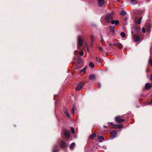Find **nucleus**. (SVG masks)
I'll use <instances>...</instances> for the list:
<instances>
[{
    "label": "nucleus",
    "mask_w": 152,
    "mask_h": 152,
    "mask_svg": "<svg viewBox=\"0 0 152 152\" xmlns=\"http://www.w3.org/2000/svg\"><path fill=\"white\" fill-rule=\"evenodd\" d=\"M104 19L106 22L108 23L111 22L113 19V13H111L106 15L104 18Z\"/></svg>",
    "instance_id": "obj_1"
},
{
    "label": "nucleus",
    "mask_w": 152,
    "mask_h": 152,
    "mask_svg": "<svg viewBox=\"0 0 152 152\" xmlns=\"http://www.w3.org/2000/svg\"><path fill=\"white\" fill-rule=\"evenodd\" d=\"M108 124L110 125L112 128L115 129H122L124 127V126L123 125L115 124L111 122H108Z\"/></svg>",
    "instance_id": "obj_2"
},
{
    "label": "nucleus",
    "mask_w": 152,
    "mask_h": 152,
    "mask_svg": "<svg viewBox=\"0 0 152 152\" xmlns=\"http://www.w3.org/2000/svg\"><path fill=\"white\" fill-rule=\"evenodd\" d=\"M125 119H121L120 116H117L115 118V121L118 123H120L124 122Z\"/></svg>",
    "instance_id": "obj_3"
},
{
    "label": "nucleus",
    "mask_w": 152,
    "mask_h": 152,
    "mask_svg": "<svg viewBox=\"0 0 152 152\" xmlns=\"http://www.w3.org/2000/svg\"><path fill=\"white\" fill-rule=\"evenodd\" d=\"M84 84V82L83 81L81 82L77 86L76 88L77 91H79L82 89L83 87Z\"/></svg>",
    "instance_id": "obj_4"
},
{
    "label": "nucleus",
    "mask_w": 152,
    "mask_h": 152,
    "mask_svg": "<svg viewBox=\"0 0 152 152\" xmlns=\"http://www.w3.org/2000/svg\"><path fill=\"white\" fill-rule=\"evenodd\" d=\"M61 147L62 148H65L67 145L66 143L63 140H61L60 143Z\"/></svg>",
    "instance_id": "obj_5"
},
{
    "label": "nucleus",
    "mask_w": 152,
    "mask_h": 152,
    "mask_svg": "<svg viewBox=\"0 0 152 152\" xmlns=\"http://www.w3.org/2000/svg\"><path fill=\"white\" fill-rule=\"evenodd\" d=\"M64 135L66 138H69L70 136L69 132L67 130H65L64 131Z\"/></svg>",
    "instance_id": "obj_6"
},
{
    "label": "nucleus",
    "mask_w": 152,
    "mask_h": 152,
    "mask_svg": "<svg viewBox=\"0 0 152 152\" xmlns=\"http://www.w3.org/2000/svg\"><path fill=\"white\" fill-rule=\"evenodd\" d=\"M77 44L80 46H82L83 44L82 40L79 37L77 38Z\"/></svg>",
    "instance_id": "obj_7"
},
{
    "label": "nucleus",
    "mask_w": 152,
    "mask_h": 152,
    "mask_svg": "<svg viewBox=\"0 0 152 152\" xmlns=\"http://www.w3.org/2000/svg\"><path fill=\"white\" fill-rule=\"evenodd\" d=\"M104 4V0H98V5L100 7L103 6Z\"/></svg>",
    "instance_id": "obj_8"
},
{
    "label": "nucleus",
    "mask_w": 152,
    "mask_h": 152,
    "mask_svg": "<svg viewBox=\"0 0 152 152\" xmlns=\"http://www.w3.org/2000/svg\"><path fill=\"white\" fill-rule=\"evenodd\" d=\"M133 39L135 41L138 42L140 40V37L137 34H134L133 36Z\"/></svg>",
    "instance_id": "obj_9"
},
{
    "label": "nucleus",
    "mask_w": 152,
    "mask_h": 152,
    "mask_svg": "<svg viewBox=\"0 0 152 152\" xmlns=\"http://www.w3.org/2000/svg\"><path fill=\"white\" fill-rule=\"evenodd\" d=\"M152 87V85L150 83H146L145 85V88L147 90H148Z\"/></svg>",
    "instance_id": "obj_10"
},
{
    "label": "nucleus",
    "mask_w": 152,
    "mask_h": 152,
    "mask_svg": "<svg viewBox=\"0 0 152 152\" xmlns=\"http://www.w3.org/2000/svg\"><path fill=\"white\" fill-rule=\"evenodd\" d=\"M117 134L116 132L115 131H113L111 132L110 136L112 138H114L115 137Z\"/></svg>",
    "instance_id": "obj_11"
},
{
    "label": "nucleus",
    "mask_w": 152,
    "mask_h": 152,
    "mask_svg": "<svg viewBox=\"0 0 152 152\" xmlns=\"http://www.w3.org/2000/svg\"><path fill=\"white\" fill-rule=\"evenodd\" d=\"M111 23L112 24H115V25L116 26L119 24V21L117 20H113L111 22Z\"/></svg>",
    "instance_id": "obj_12"
},
{
    "label": "nucleus",
    "mask_w": 152,
    "mask_h": 152,
    "mask_svg": "<svg viewBox=\"0 0 152 152\" xmlns=\"http://www.w3.org/2000/svg\"><path fill=\"white\" fill-rule=\"evenodd\" d=\"M104 138L103 136L98 135L97 136V140L100 142H102L103 140H104Z\"/></svg>",
    "instance_id": "obj_13"
},
{
    "label": "nucleus",
    "mask_w": 152,
    "mask_h": 152,
    "mask_svg": "<svg viewBox=\"0 0 152 152\" xmlns=\"http://www.w3.org/2000/svg\"><path fill=\"white\" fill-rule=\"evenodd\" d=\"M109 28L110 30L112 32V33L113 34H115V32L114 29H115V28L114 27L110 26H109Z\"/></svg>",
    "instance_id": "obj_14"
},
{
    "label": "nucleus",
    "mask_w": 152,
    "mask_h": 152,
    "mask_svg": "<svg viewBox=\"0 0 152 152\" xmlns=\"http://www.w3.org/2000/svg\"><path fill=\"white\" fill-rule=\"evenodd\" d=\"M89 78L91 80H94L96 79V75L93 74L91 75H89Z\"/></svg>",
    "instance_id": "obj_15"
},
{
    "label": "nucleus",
    "mask_w": 152,
    "mask_h": 152,
    "mask_svg": "<svg viewBox=\"0 0 152 152\" xmlns=\"http://www.w3.org/2000/svg\"><path fill=\"white\" fill-rule=\"evenodd\" d=\"M116 47L119 49H122L123 48V45L120 43H117V45Z\"/></svg>",
    "instance_id": "obj_16"
},
{
    "label": "nucleus",
    "mask_w": 152,
    "mask_h": 152,
    "mask_svg": "<svg viewBox=\"0 0 152 152\" xmlns=\"http://www.w3.org/2000/svg\"><path fill=\"white\" fill-rule=\"evenodd\" d=\"M142 18V17H140L138 19H137V20H135V22H137V23L140 24L141 23V20Z\"/></svg>",
    "instance_id": "obj_17"
},
{
    "label": "nucleus",
    "mask_w": 152,
    "mask_h": 152,
    "mask_svg": "<svg viewBox=\"0 0 152 152\" xmlns=\"http://www.w3.org/2000/svg\"><path fill=\"white\" fill-rule=\"evenodd\" d=\"M75 142H72V143L71 145H70L69 148L70 149H73L74 147L75 146Z\"/></svg>",
    "instance_id": "obj_18"
},
{
    "label": "nucleus",
    "mask_w": 152,
    "mask_h": 152,
    "mask_svg": "<svg viewBox=\"0 0 152 152\" xmlns=\"http://www.w3.org/2000/svg\"><path fill=\"white\" fill-rule=\"evenodd\" d=\"M96 135L95 133H93L89 136V138L91 139H93L94 138L96 137Z\"/></svg>",
    "instance_id": "obj_19"
},
{
    "label": "nucleus",
    "mask_w": 152,
    "mask_h": 152,
    "mask_svg": "<svg viewBox=\"0 0 152 152\" xmlns=\"http://www.w3.org/2000/svg\"><path fill=\"white\" fill-rule=\"evenodd\" d=\"M120 14L122 15H125L126 14V13L124 10H122Z\"/></svg>",
    "instance_id": "obj_20"
},
{
    "label": "nucleus",
    "mask_w": 152,
    "mask_h": 152,
    "mask_svg": "<svg viewBox=\"0 0 152 152\" xmlns=\"http://www.w3.org/2000/svg\"><path fill=\"white\" fill-rule=\"evenodd\" d=\"M86 67H84L82 69L80 70L79 71V73H81L82 72H85V70L86 69Z\"/></svg>",
    "instance_id": "obj_21"
},
{
    "label": "nucleus",
    "mask_w": 152,
    "mask_h": 152,
    "mask_svg": "<svg viewBox=\"0 0 152 152\" xmlns=\"http://www.w3.org/2000/svg\"><path fill=\"white\" fill-rule=\"evenodd\" d=\"M120 35L123 38H125L126 37V35L124 32H121L120 34Z\"/></svg>",
    "instance_id": "obj_22"
},
{
    "label": "nucleus",
    "mask_w": 152,
    "mask_h": 152,
    "mask_svg": "<svg viewBox=\"0 0 152 152\" xmlns=\"http://www.w3.org/2000/svg\"><path fill=\"white\" fill-rule=\"evenodd\" d=\"M148 63L150 64L151 66H152V59L151 57H150L149 61H148Z\"/></svg>",
    "instance_id": "obj_23"
},
{
    "label": "nucleus",
    "mask_w": 152,
    "mask_h": 152,
    "mask_svg": "<svg viewBox=\"0 0 152 152\" xmlns=\"http://www.w3.org/2000/svg\"><path fill=\"white\" fill-rule=\"evenodd\" d=\"M89 65L91 68H93L94 67V64L93 62H90L89 63Z\"/></svg>",
    "instance_id": "obj_24"
},
{
    "label": "nucleus",
    "mask_w": 152,
    "mask_h": 152,
    "mask_svg": "<svg viewBox=\"0 0 152 152\" xmlns=\"http://www.w3.org/2000/svg\"><path fill=\"white\" fill-rule=\"evenodd\" d=\"M135 31L137 32H138L140 30V27H136L134 28Z\"/></svg>",
    "instance_id": "obj_25"
},
{
    "label": "nucleus",
    "mask_w": 152,
    "mask_h": 152,
    "mask_svg": "<svg viewBox=\"0 0 152 152\" xmlns=\"http://www.w3.org/2000/svg\"><path fill=\"white\" fill-rule=\"evenodd\" d=\"M131 2L133 4H137V1L136 0H132Z\"/></svg>",
    "instance_id": "obj_26"
},
{
    "label": "nucleus",
    "mask_w": 152,
    "mask_h": 152,
    "mask_svg": "<svg viewBox=\"0 0 152 152\" xmlns=\"http://www.w3.org/2000/svg\"><path fill=\"white\" fill-rule=\"evenodd\" d=\"M70 129L71 132L72 133L74 134L75 132L74 128L73 127H71Z\"/></svg>",
    "instance_id": "obj_27"
},
{
    "label": "nucleus",
    "mask_w": 152,
    "mask_h": 152,
    "mask_svg": "<svg viewBox=\"0 0 152 152\" xmlns=\"http://www.w3.org/2000/svg\"><path fill=\"white\" fill-rule=\"evenodd\" d=\"M75 106H74L72 109V112L73 114H74L75 113Z\"/></svg>",
    "instance_id": "obj_28"
},
{
    "label": "nucleus",
    "mask_w": 152,
    "mask_h": 152,
    "mask_svg": "<svg viewBox=\"0 0 152 152\" xmlns=\"http://www.w3.org/2000/svg\"><path fill=\"white\" fill-rule=\"evenodd\" d=\"M66 115L68 118H69L70 117V116L69 114V112H66V113H65Z\"/></svg>",
    "instance_id": "obj_29"
},
{
    "label": "nucleus",
    "mask_w": 152,
    "mask_h": 152,
    "mask_svg": "<svg viewBox=\"0 0 152 152\" xmlns=\"http://www.w3.org/2000/svg\"><path fill=\"white\" fill-rule=\"evenodd\" d=\"M58 150L57 149H54L53 150V152H58Z\"/></svg>",
    "instance_id": "obj_30"
},
{
    "label": "nucleus",
    "mask_w": 152,
    "mask_h": 152,
    "mask_svg": "<svg viewBox=\"0 0 152 152\" xmlns=\"http://www.w3.org/2000/svg\"><path fill=\"white\" fill-rule=\"evenodd\" d=\"M82 62V60L81 59H79L78 60V61H77V63L79 64H80V63H81V62Z\"/></svg>",
    "instance_id": "obj_31"
},
{
    "label": "nucleus",
    "mask_w": 152,
    "mask_h": 152,
    "mask_svg": "<svg viewBox=\"0 0 152 152\" xmlns=\"http://www.w3.org/2000/svg\"><path fill=\"white\" fill-rule=\"evenodd\" d=\"M80 55L81 56H82L83 55V51H80L79 53Z\"/></svg>",
    "instance_id": "obj_32"
},
{
    "label": "nucleus",
    "mask_w": 152,
    "mask_h": 152,
    "mask_svg": "<svg viewBox=\"0 0 152 152\" xmlns=\"http://www.w3.org/2000/svg\"><path fill=\"white\" fill-rule=\"evenodd\" d=\"M96 58V61H97L99 62H101V58H99L98 59H97V58Z\"/></svg>",
    "instance_id": "obj_33"
},
{
    "label": "nucleus",
    "mask_w": 152,
    "mask_h": 152,
    "mask_svg": "<svg viewBox=\"0 0 152 152\" xmlns=\"http://www.w3.org/2000/svg\"><path fill=\"white\" fill-rule=\"evenodd\" d=\"M99 50H101L102 51H103V50L101 47H99Z\"/></svg>",
    "instance_id": "obj_34"
},
{
    "label": "nucleus",
    "mask_w": 152,
    "mask_h": 152,
    "mask_svg": "<svg viewBox=\"0 0 152 152\" xmlns=\"http://www.w3.org/2000/svg\"><path fill=\"white\" fill-rule=\"evenodd\" d=\"M63 111L65 113H66V112H67L68 111H67V110H66V109L65 108H64V109H63Z\"/></svg>",
    "instance_id": "obj_35"
},
{
    "label": "nucleus",
    "mask_w": 152,
    "mask_h": 152,
    "mask_svg": "<svg viewBox=\"0 0 152 152\" xmlns=\"http://www.w3.org/2000/svg\"><path fill=\"white\" fill-rule=\"evenodd\" d=\"M142 31L143 33H144L145 32V29L144 28H142Z\"/></svg>",
    "instance_id": "obj_36"
},
{
    "label": "nucleus",
    "mask_w": 152,
    "mask_h": 152,
    "mask_svg": "<svg viewBox=\"0 0 152 152\" xmlns=\"http://www.w3.org/2000/svg\"><path fill=\"white\" fill-rule=\"evenodd\" d=\"M101 85L100 84V83H98V85L97 86L99 88H100V87H101Z\"/></svg>",
    "instance_id": "obj_37"
},
{
    "label": "nucleus",
    "mask_w": 152,
    "mask_h": 152,
    "mask_svg": "<svg viewBox=\"0 0 152 152\" xmlns=\"http://www.w3.org/2000/svg\"><path fill=\"white\" fill-rule=\"evenodd\" d=\"M117 45V43H114L113 44H112V46H115L116 47Z\"/></svg>",
    "instance_id": "obj_38"
},
{
    "label": "nucleus",
    "mask_w": 152,
    "mask_h": 152,
    "mask_svg": "<svg viewBox=\"0 0 152 152\" xmlns=\"http://www.w3.org/2000/svg\"><path fill=\"white\" fill-rule=\"evenodd\" d=\"M101 43H102V44H103V43H104V41L103 40V39H101Z\"/></svg>",
    "instance_id": "obj_39"
},
{
    "label": "nucleus",
    "mask_w": 152,
    "mask_h": 152,
    "mask_svg": "<svg viewBox=\"0 0 152 152\" xmlns=\"http://www.w3.org/2000/svg\"><path fill=\"white\" fill-rule=\"evenodd\" d=\"M94 38L93 36L91 35V41H92V42L94 40Z\"/></svg>",
    "instance_id": "obj_40"
},
{
    "label": "nucleus",
    "mask_w": 152,
    "mask_h": 152,
    "mask_svg": "<svg viewBox=\"0 0 152 152\" xmlns=\"http://www.w3.org/2000/svg\"><path fill=\"white\" fill-rule=\"evenodd\" d=\"M104 128V129H107V126H103Z\"/></svg>",
    "instance_id": "obj_41"
},
{
    "label": "nucleus",
    "mask_w": 152,
    "mask_h": 152,
    "mask_svg": "<svg viewBox=\"0 0 152 152\" xmlns=\"http://www.w3.org/2000/svg\"><path fill=\"white\" fill-rule=\"evenodd\" d=\"M100 37L101 38V39H103V38H102V34H100Z\"/></svg>",
    "instance_id": "obj_42"
},
{
    "label": "nucleus",
    "mask_w": 152,
    "mask_h": 152,
    "mask_svg": "<svg viewBox=\"0 0 152 152\" xmlns=\"http://www.w3.org/2000/svg\"><path fill=\"white\" fill-rule=\"evenodd\" d=\"M109 45H110V47H111L112 46V44H111V43H110L109 44Z\"/></svg>",
    "instance_id": "obj_43"
},
{
    "label": "nucleus",
    "mask_w": 152,
    "mask_h": 152,
    "mask_svg": "<svg viewBox=\"0 0 152 152\" xmlns=\"http://www.w3.org/2000/svg\"><path fill=\"white\" fill-rule=\"evenodd\" d=\"M148 28H151V26H150L149 25H148Z\"/></svg>",
    "instance_id": "obj_44"
},
{
    "label": "nucleus",
    "mask_w": 152,
    "mask_h": 152,
    "mask_svg": "<svg viewBox=\"0 0 152 152\" xmlns=\"http://www.w3.org/2000/svg\"><path fill=\"white\" fill-rule=\"evenodd\" d=\"M117 0L118 1H119V0Z\"/></svg>",
    "instance_id": "obj_45"
}]
</instances>
